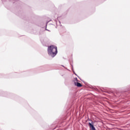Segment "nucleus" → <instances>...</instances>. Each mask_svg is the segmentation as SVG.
Returning a JSON list of instances; mask_svg holds the SVG:
<instances>
[{
  "instance_id": "f257e3e1",
  "label": "nucleus",
  "mask_w": 130,
  "mask_h": 130,
  "mask_svg": "<svg viewBox=\"0 0 130 130\" xmlns=\"http://www.w3.org/2000/svg\"><path fill=\"white\" fill-rule=\"evenodd\" d=\"M48 53L52 57H54L57 54V47L53 45L49 46L48 48Z\"/></svg>"
},
{
  "instance_id": "7ed1b4c3",
  "label": "nucleus",
  "mask_w": 130,
  "mask_h": 130,
  "mask_svg": "<svg viewBox=\"0 0 130 130\" xmlns=\"http://www.w3.org/2000/svg\"><path fill=\"white\" fill-rule=\"evenodd\" d=\"M74 84L75 86H77V87H82V84L79 82H75Z\"/></svg>"
},
{
  "instance_id": "f03ea898",
  "label": "nucleus",
  "mask_w": 130,
  "mask_h": 130,
  "mask_svg": "<svg viewBox=\"0 0 130 130\" xmlns=\"http://www.w3.org/2000/svg\"><path fill=\"white\" fill-rule=\"evenodd\" d=\"M89 125L90 128L91 129V130H96V129L95 128V127H94V125L92 124L91 123H89Z\"/></svg>"
}]
</instances>
